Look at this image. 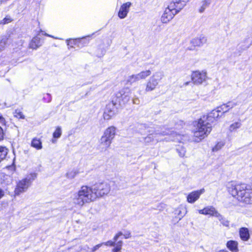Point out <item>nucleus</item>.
Masks as SVG:
<instances>
[{"label": "nucleus", "mask_w": 252, "mask_h": 252, "mask_svg": "<svg viewBox=\"0 0 252 252\" xmlns=\"http://www.w3.org/2000/svg\"><path fill=\"white\" fill-rule=\"evenodd\" d=\"M228 191L239 202L245 205L252 204V189L245 184H231L228 186Z\"/></svg>", "instance_id": "1"}, {"label": "nucleus", "mask_w": 252, "mask_h": 252, "mask_svg": "<svg viewBox=\"0 0 252 252\" xmlns=\"http://www.w3.org/2000/svg\"><path fill=\"white\" fill-rule=\"evenodd\" d=\"M122 241H119L116 244V247L112 250V252H119L122 249Z\"/></svg>", "instance_id": "32"}, {"label": "nucleus", "mask_w": 252, "mask_h": 252, "mask_svg": "<svg viewBox=\"0 0 252 252\" xmlns=\"http://www.w3.org/2000/svg\"><path fill=\"white\" fill-rule=\"evenodd\" d=\"M3 130L2 128L0 126V141L3 139Z\"/></svg>", "instance_id": "39"}, {"label": "nucleus", "mask_w": 252, "mask_h": 252, "mask_svg": "<svg viewBox=\"0 0 252 252\" xmlns=\"http://www.w3.org/2000/svg\"><path fill=\"white\" fill-rule=\"evenodd\" d=\"M7 39L2 38L0 40V52L4 50L6 44Z\"/></svg>", "instance_id": "33"}, {"label": "nucleus", "mask_w": 252, "mask_h": 252, "mask_svg": "<svg viewBox=\"0 0 252 252\" xmlns=\"http://www.w3.org/2000/svg\"><path fill=\"white\" fill-rule=\"evenodd\" d=\"M189 0H173L170 3V7L176 8L177 11H180L186 5Z\"/></svg>", "instance_id": "16"}, {"label": "nucleus", "mask_w": 252, "mask_h": 252, "mask_svg": "<svg viewBox=\"0 0 252 252\" xmlns=\"http://www.w3.org/2000/svg\"><path fill=\"white\" fill-rule=\"evenodd\" d=\"M36 177V174L32 173L19 181L14 190L15 195H19L20 194L27 191Z\"/></svg>", "instance_id": "5"}, {"label": "nucleus", "mask_w": 252, "mask_h": 252, "mask_svg": "<svg viewBox=\"0 0 252 252\" xmlns=\"http://www.w3.org/2000/svg\"><path fill=\"white\" fill-rule=\"evenodd\" d=\"M187 213V209L183 206H180L176 210V214L180 216L179 219L181 220Z\"/></svg>", "instance_id": "23"}, {"label": "nucleus", "mask_w": 252, "mask_h": 252, "mask_svg": "<svg viewBox=\"0 0 252 252\" xmlns=\"http://www.w3.org/2000/svg\"><path fill=\"white\" fill-rule=\"evenodd\" d=\"M62 135V128L60 126H58L53 133V137L55 138H59Z\"/></svg>", "instance_id": "29"}, {"label": "nucleus", "mask_w": 252, "mask_h": 252, "mask_svg": "<svg viewBox=\"0 0 252 252\" xmlns=\"http://www.w3.org/2000/svg\"><path fill=\"white\" fill-rule=\"evenodd\" d=\"M44 35H46V36H49V37H51L52 38H56V39H57V38L56 37H54L53 36L51 35H50L48 33H43Z\"/></svg>", "instance_id": "43"}, {"label": "nucleus", "mask_w": 252, "mask_h": 252, "mask_svg": "<svg viewBox=\"0 0 252 252\" xmlns=\"http://www.w3.org/2000/svg\"><path fill=\"white\" fill-rule=\"evenodd\" d=\"M91 186H83L79 190L75 192L72 196L74 204L82 207L86 203H89L95 200Z\"/></svg>", "instance_id": "3"}, {"label": "nucleus", "mask_w": 252, "mask_h": 252, "mask_svg": "<svg viewBox=\"0 0 252 252\" xmlns=\"http://www.w3.org/2000/svg\"><path fill=\"white\" fill-rule=\"evenodd\" d=\"M124 236H125V238L126 239L130 237V234L129 233L128 234L124 235Z\"/></svg>", "instance_id": "45"}, {"label": "nucleus", "mask_w": 252, "mask_h": 252, "mask_svg": "<svg viewBox=\"0 0 252 252\" xmlns=\"http://www.w3.org/2000/svg\"><path fill=\"white\" fill-rule=\"evenodd\" d=\"M177 151L181 157H184L186 155V151L185 148L183 147H179L177 149Z\"/></svg>", "instance_id": "31"}, {"label": "nucleus", "mask_w": 252, "mask_h": 252, "mask_svg": "<svg viewBox=\"0 0 252 252\" xmlns=\"http://www.w3.org/2000/svg\"><path fill=\"white\" fill-rule=\"evenodd\" d=\"M133 103L134 104H138L139 103V100L138 98H135L133 99Z\"/></svg>", "instance_id": "41"}, {"label": "nucleus", "mask_w": 252, "mask_h": 252, "mask_svg": "<svg viewBox=\"0 0 252 252\" xmlns=\"http://www.w3.org/2000/svg\"><path fill=\"white\" fill-rule=\"evenodd\" d=\"M122 235V232H119L114 237V242H115V243L116 242V241L118 240V239L119 238V237L120 236Z\"/></svg>", "instance_id": "38"}, {"label": "nucleus", "mask_w": 252, "mask_h": 252, "mask_svg": "<svg viewBox=\"0 0 252 252\" xmlns=\"http://www.w3.org/2000/svg\"><path fill=\"white\" fill-rule=\"evenodd\" d=\"M168 134V132H165L164 131L160 132L158 130H155L154 132L149 134L147 136L145 137L144 141L145 143H150L154 141V139L156 138L157 141L159 140L158 138V135H166Z\"/></svg>", "instance_id": "14"}, {"label": "nucleus", "mask_w": 252, "mask_h": 252, "mask_svg": "<svg viewBox=\"0 0 252 252\" xmlns=\"http://www.w3.org/2000/svg\"><path fill=\"white\" fill-rule=\"evenodd\" d=\"M188 84H189V83H188V82L186 83V85H188Z\"/></svg>", "instance_id": "50"}, {"label": "nucleus", "mask_w": 252, "mask_h": 252, "mask_svg": "<svg viewBox=\"0 0 252 252\" xmlns=\"http://www.w3.org/2000/svg\"><path fill=\"white\" fill-rule=\"evenodd\" d=\"M78 172L77 171L72 170L66 173V177L68 179H73L76 176Z\"/></svg>", "instance_id": "30"}, {"label": "nucleus", "mask_w": 252, "mask_h": 252, "mask_svg": "<svg viewBox=\"0 0 252 252\" xmlns=\"http://www.w3.org/2000/svg\"><path fill=\"white\" fill-rule=\"evenodd\" d=\"M3 120V118H2V116L0 115V121L2 122Z\"/></svg>", "instance_id": "46"}, {"label": "nucleus", "mask_w": 252, "mask_h": 252, "mask_svg": "<svg viewBox=\"0 0 252 252\" xmlns=\"http://www.w3.org/2000/svg\"><path fill=\"white\" fill-rule=\"evenodd\" d=\"M40 46H41L40 38L37 36L32 39L29 45L30 48L32 49H36Z\"/></svg>", "instance_id": "20"}, {"label": "nucleus", "mask_w": 252, "mask_h": 252, "mask_svg": "<svg viewBox=\"0 0 252 252\" xmlns=\"http://www.w3.org/2000/svg\"><path fill=\"white\" fill-rule=\"evenodd\" d=\"M95 200L107 195L111 189L110 184L106 182H98L91 186Z\"/></svg>", "instance_id": "6"}, {"label": "nucleus", "mask_w": 252, "mask_h": 252, "mask_svg": "<svg viewBox=\"0 0 252 252\" xmlns=\"http://www.w3.org/2000/svg\"><path fill=\"white\" fill-rule=\"evenodd\" d=\"M117 113L116 107L114 103L108 104L103 113V118L105 120H109L114 117Z\"/></svg>", "instance_id": "11"}, {"label": "nucleus", "mask_w": 252, "mask_h": 252, "mask_svg": "<svg viewBox=\"0 0 252 252\" xmlns=\"http://www.w3.org/2000/svg\"><path fill=\"white\" fill-rule=\"evenodd\" d=\"M102 245H103V243H100L95 245L92 249L91 252H94L97 251L99 248H100Z\"/></svg>", "instance_id": "36"}, {"label": "nucleus", "mask_w": 252, "mask_h": 252, "mask_svg": "<svg viewBox=\"0 0 252 252\" xmlns=\"http://www.w3.org/2000/svg\"><path fill=\"white\" fill-rule=\"evenodd\" d=\"M14 116L17 118L24 119V116L22 113L19 110H16L14 113Z\"/></svg>", "instance_id": "34"}, {"label": "nucleus", "mask_w": 252, "mask_h": 252, "mask_svg": "<svg viewBox=\"0 0 252 252\" xmlns=\"http://www.w3.org/2000/svg\"><path fill=\"white\" fill-rule=\"evenodd\" d=\"M217 218L219 220L220 223L224 226L228 227L229 225V221L224 218L220 214L218 215Z\"/></svg>", "instance_id": "25"}, {"label": "nucleus", "mask_w": 252, "mask_h": 252, "mask_svg": "<svg viewBox=\"0 0 252 252\" xmlns=\"http://www.w3.org/2000/svg\"><path fill=\"white\" fill-rule=\"evenodd\" d=\"M199 214L205 215H210L212 217H217L219 213L213 206H207L203 209L199 210Z\"/></svg>", "instance_id": "13"}, {"label": "nucleus", "mask_w": 252, "mask_h": 252, "mask_svg": "<svg viewBox=\"0 0 252 252\" xmlns=\"http://www.w3.org/2000/svg\"><path fill=\"white\" fill-rule=\"evenodd\" d=\"M11 21V19L9 16H6L0 22L1 24H5L9 23Z\"/></svg>", "instance_id": "35"}, {"label": "nucleus", "mask_w": 252, "mask_h": 252, "mask_svg": "<svg viewBox=\"0 0 252 252\" xmlns=\"http://www.w3.org/2000/svg\"><path fill=\"white\" fill-rule=\"evenodd\" d=\"M163 73L161 71H158L154 73L148 79L146 83L145 92H150L155 90L163 78Z\"/></svg>", "instance_id": "7"}, {"label": "nucleus", "mask_w": 252, "mask_h": 252, "mask_svg": "<svg viewBox=\"0 0 252 252\" xmlns=\"http://www.w3.org/2000/svg\"><path fill=\"white\" fill-rule=\"evenodd\" d=\"M103 243V245H106V246H114L115 244V242L112 241H108L107 242H104Z\"/></svg>", "instance_id": "37"}, {"label": "nucleus", "mask_w": 252, "mask_h": 252, "mask_svg": "<svg viewBox=\"0 0 252 252\" xmlns=\"http://www.w3.org/2000/svg\"><path fill=\"white\" fill-rule=\"evenodd\" d=\"M239 234L240 239L243 241H248L250 238V234L248 228H240L239 229Z\"/></svg>", "instance_id": "18"}, {"label": "nucleus", "mask_w": 252, "mask_h": 252, "mask_svg": "<svg viewBox=\"0 0 252 252\" xmlns=\"http://www.w3.org/2000/svg\"><path fill=\"white\" fill-rule=\"evenodd\" d=\"M116 134V128L114 126H110L104 131L102 136L99 140L100 147L105 150L108 149L115 138Z\"/></svg>", "instance_id": "4"}, {"label": "nucleus", "mask_w": 252, "mask_h": 252, "mask_svg": "<svg viewBox=\"0 0 252 252\" xmlns=\"http://www.w3.org/2000/svg\"><path fill=\"white\" fill-rule=\"evenodd\" d=\"M219 252H228L227 251H225V250H221V251H220Z\"/></svg>", "instance_id": "47"}, {"label": "nucleus", "mask_w": 252, "mask_h": 252, "mask_svg": "<svg viewBox=\"0 0 252 252\" xmlns=\"http://www.w3.org/2000/svg\"><path fill=\"white\" fill-rule=\"evenodd\" d=\"M138 81H139V80L137 74H133L128 76L127 79V82L129 83L130 84H132L133 83H135Z\"/></svg>", "instance_id": "28"}, {"label": "nucleus", "mask_w": 252, "mask_h": 252, "mask_svg": "<svg viewBox=\"0 0 252 252\" xmlns=\"http://www.w3.org/2000/svg\"><path fill=\"white\" fill-rule=\"evenodd\" d=\"M207 73L206 71H196L191 74V79L195 84H201L207 79Z\"/></svg>", "instance_id": "10"}, {"label": "nucleus", "mask_w": 252, "mask_h": 252, "mask_svg": "<svg viewBox=\"0 0 252 252\" xmlns=\"http://www.w3.org/2000/svg\"><path fill=\"white\" fill-rule=\"evenodd\" d=\"M7 152L8 150L5 147H0V162L5 158Z\"/></svg>", "instance_id": "27"}, {"label": "nucleus", "mask_w": 252, "mask_h": 252, "mask_svg": "<svg viewBox=\"0 0 252 252\" xmlns=\"http://www.w3.org/2000/svg\"><path fill=\"white\" fill-rule=\"evenodd\" d=\"M189 50H193V49H194V48H193V47H191L189 48Z\"/></svg>", "instance_id": "48"}, {"label": "nucleus", "mask_w": 252, "mask_h": 252, "mask_svg": "<svg viewBox=\"0 0 252 252\" xmlns=\"http://www.w3.org/2000/svg\"><path fill=\"white\" fill-rule=\"evenodd\" d=\"M179 11H177L176 8H172L170 7V4L167 7L161 17V21L163 23H167L174 17L175 15L177 14Z\"/></svg>", "instance_id": "9"}, {"label": "nucleus", "mask_w": 252, "mask_h": 252, "mask_svg": "<svg viewBox=\"0 0 252 252\" xmlns=\"http://www.w3.org/2000/svg\"><path fill=\"white\" fill-rule=\"evenodd\" d=\"M4 195V191L1 189H0V199Z\"/></svg>", "instance_id": "42"}, {"label": "nucleus", "mask_w": 252, "mask_h": 252, "mask_svg": "<svg viewBox=\"0 0 252 252\" xmlns=\"http://www.w3.org/2000/svg\"><path fill=\"white\" fill-rule=\"evenodd\" d=\"M44 35H46V36H49V37H51L52 38H56V39H57V38L56 37H54L53 36L51 35H50L48 33H43Z\"/></svg>", "instance_id": "44"}, {"label": "nucleus", "mask_w": 252, "mask_h": 252, "mask_svg": "<svg viewBox=\"0 0 252 252\" xmlns=\"http://www.w3.org/2000/svg\"><path fill=\"white\" fill-rule=\"evenodd\" d=\"M152 72L150 70H146L141 71L140 72L137 73V76L139 78V80H144L147 78L148 77L150 76Z\"/></svg>", "instance_id": "21"}, {"label": "nucleus", "mask_w": 252, "mask_h": 252, "mask_svg": "<svg viewBox=\"0 0 252 252\" xmlns=\"http://www.w3.org/2000/svg\"><path fill=\"white\" fill-rule=\"evenodd\" d=\"M31 146L37 150H40L42 148L41 141L40 139L36 138L32 140Z\"/></svg>", "instance_id": "22"}, {"label": "nucleus", "mask_w": 252, "mask_h": 252, "mask_svg": "<svg viewBox=\"0 0 252 252\" xmlns=\"http://www.w3.org/2000/svg\"><path fill=\"white\" fill-rule=\"evenodd\" d=\"M204 192L205 189H204L192 191L187 196V201L189 203H194Z\"/></svg>", "instance_id": "12"}, {"label": "nucleus", "mask_w": 252, "mask_h": 252, "mask_svg": "<svg viewBox=\"0 0 252 252\" xmlns=\"http://www.w3.org/2000/svg\"><path fill=\"white\" fill-rule=\"evenodd\" d=\"M211 3V0H204L201 2V5L198 11L200 13H203L205 9L207 8Z\"/></svg>", "instance_id": "24"}, {"label": "nucleus", "mask_w": 252, "mask_h": 252, "mask_svg": "<svg viewBox=\"0 0 252 252\" xmlns=\"http://www.w3.org/2000/svg\"><path fill=\"white\" fill-rule=\"evenodd\" d=\"M47 95L48 96H49V97H50V94H47Z\"/></svg>", "instance_id": "49"}, {"label": "nucleus", "mask_w": 252, "mask_h": 252, "mask_svg": "<svg viewBox=\"0 0 252 252\" xmlns=\"http://www.w3.org/2000/svg\"><path fill=\"white\" fill-rule=\"evenodd\" d=\"M227 248L231 252H239L238 242L234 240H229L226 244Z\"/></svg>", "instance_id": "19"}, {"label": "nucleus", "mask_w": 252, "mask_h": 252, "mask_svg": "<svg viewBox=\"0 0 252 252\" xmlns=\"http://www.w3.org/2000/svg\"><path fill=\"white\" fill-rule=\"evenodd\" d=\"M212 131V126L209 123L208 118L203 116L194 122L192 132L194 141H201L207 137Z\"/></svg>", "instance_id": "2"}, {"label": "nucleus", "mask_w": 252, "mask_h": 252, "mask_svg": "<svg viewBox=\"0 0 252 252\" xmlns=\"http://www.w3.org/2000/svg\"><path fill=\"white\" fill-rule=\"evenodd\" d=\"M131 5V3L127 2L122 4L118 12V17L120 19H124L126 17L127 13L129 12V8Z\"/></svg>", "instance_id": "15"}, {"label": "nucleus", "mask_w": 252, "mask_h": 252, "mask_svg": "<svg viewBox=\"0 0 252 252\" xmlns=\"http://www.w3.org/2000/svg\"><path fill=\"white\" fill-rule=\"evenodd\" d=\"M206 42L207 38L205 36H200L192 39L190 41V43L194 47H196L203 46Z\"/></svg>", "instance_id": "17"}, {"label": "nucleus", "mask_w": 252, "mask_h": 252, "mask_svg": "<svg viewBox=\"0 0 252 252\" xmlns=\"http://www.w3.org/2000/svg\"><path fill=\"white\" fill-rule=\"evenodd\" d=\"M242 126L241 123L240 122H236L235 123H232L229 127V130L230 131H234L236 130V129L239 128L241 127Z\"/></svg>", "instance_id": "26"}, {"label": "nucleus", "mask_w": 252, "mask_h": 252, "mask_svg": "<svg viewBox=\"0 0 252 252\" xmlns=\"http://www.w3.org/2000/svg\"><path fill=\"white\" fill-rule=\"evenodd\" d=\"M4 178L6 180V184H8V183H9L11 182V178H10V177L9 176L5 175V176H4Z\"/></svg>", "instance_id": "40"}, {"label": "nucleus", "mask_w": 252, "mask_h": 252, "mask_svg": "<svg viewBox=\"0 0 252 252\" xmlns=\"http://www.w3.org/2000/svg\"><path fill=\"white\" fill-rule=\"evenodd\" d=\"M237 103L234 102H228L226 104L221 105L220 107H218L216 109L213 110L210 114L208 118H213L214 119L218 118L220 116V113L222 112V113L227 112L229 108H232L236 106Z\"/></svg>", "instance_id": "8"}]
</instances>
